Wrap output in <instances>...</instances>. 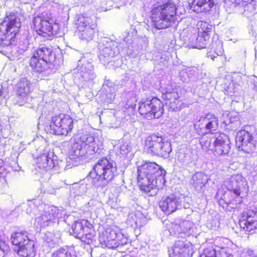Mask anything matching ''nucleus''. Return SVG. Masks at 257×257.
<instances>
[{
	"instance_id": "nucleus-1",
	"label": "nucleus",
	"mask_w": 257,
	"mask_h": 257,
	"mask_svg": "<svg viewBox=\"0 0 257 257\" xmlns=\"http://www.w3.org/2000/svg\"><path fill=\"white\" fill-rule=\"evenodd\" d=\"M166 171L155 162H145L138 168V181L140 189L148 196L156 195L165 182Z\"/></svg>"
},
{
	"instance_id": "nucleus-2",
	"label": "nucleus",
	"mask_w": 257,
	"mask_h": 257,
	"mask_svg": "<svg viewBox=\"0 0 257 257\" xmlns=\"http://www.w3.org/2000/svg\"><path fill=\"white\" fill-rule=\"evenodd\" d=\"M21 27L20 20L14 14L7 15L0 25V45L10 48L12 56L19 58L20 55L23 54L28 49L27 45L20 43L18 46L14 45L15 38Z\"/></svg>"
},
{
	"instance_id": "nucleus-3",
	"label": "nucleus",
	"mask_w": 257,
	"mask_h": 257,
	"mask_svg": "<svg viewBox=\"0 0 257 257\" xmlns=\"http://www.w3.org/2000/svg\"><path fill=\"white\" fill-rule=\"evenodd\" d=\"M177 7L172 0H164L155 4L151 11L152 26L158 30L170 27L177 20Z\"/></svg>"
},
{
	"instance_id": "nucleus-4",
	"label": "nucleus",
	"mask_w": 257,
	"mask_h": 257,
	"mask_svg": "<svg viewBox=\"0 0 257 257\" xmlns=\"http://www.w3.org/2000/svg\"><path fill=\"white\" fill-rule=\"evenodd\" d=\"M71 148L69 151V160L78 161L84 159L88 155L98 152V146L94 138L85 135L71 140Z\"/></svg>"
},
{
	"instance_id": "nucleus-5",
	"label": "nucleus",
	"mask_w": 257,
	"mask_h": 257,
	"mask_svg": "<svg viewBox=\"0 0 257 257\" xmlns=\"http://www.w3.org/2000/svg\"><path fill=\"white\" fill-rule=\"evenodd\" d=\"M89 173V177L96 187L103 186L111 182L116 173V167L112 161L107 158L99 160Z\"/></svg>"
},
{
	"instance_id": "nucleus-6",
	"label": "nucleus",
	"mask_w": 257,
	"mask_h": 257,
	"mask_svg": "<svg viewBox=\"0 0 257 257\" xmlns=\"http://www.w3.org/2000/svg\"><path fill=\"white\" fill-rule=\"evenodd\" d=\"M36 151L40 156L37 158V165L40 169L48 170L52 169H63L66 168L63 161L57 160V157L54 152L47 147V143L42 138L34 141Z\"/></svg>"
},
{
	"instance_id": "nucleus-7",
	"label": "nucleus",
	"mask_w": 257,
	"mask_h": 257,
	"mask_svg": "<svg viewBox=\"0 0 257 257\" xmlns=\"http://www.w3.org/2000/svg\"><path fill=\"white\" fill-rule=\"evenodd\" d=\"M34 214L37 216L35 224L41 228L51 226L61 217L62 212L57 207L41 203L34 209Z\"/></svg>"
},
{
	"instance_id": "nucleus-8",
	"label": "nucleus",
	"mask_w": 257,
	"mask_h": 257,
	"mask_svg": "<svg viewBox=\"0 0 257 257\" xmlns=\"http://www.w3.org/2000/svg\"><path fill=\"white\" fill-rule=\"evenodd\" d=\"M99 241L102 247L113 248L123 246L128 242V238L116 227H109L100 233Z\"/></svg>"
},
{
	"instance_id": "nucleus-9",
	"label": "nucleus",
	"mask_w": 257,
	"mask_h": 257,
	"mask_svg": "<svg viewBox=\"0 0 257 257\" xmlns=\"http://www.w3.org/2000/svg\"><path fill=\"white\" fill-rule=\"evenodd\" d=\"M145 146L148 153L164 158H168L172 152L171 143L165 138L155 134L148 138Z\"/></svg>"
},
{
	"instance_id": "nucleus-10",
	"label": "nucleus",
	"mask_w": 257,
	"mask_h": 257,
	"mask_svg": "<svg viewBox=\"0 0 257 257\" xmlns=\"http://www.w3.org/2000/svg\"><path fill=\"white\" fill-rule=\"evenodd\" d=\"M50 14L43 13L42 16L33 19V29L38 35L44 37H51L56 34L55 27H58L54 20L50 17Z\"/></svg>"
},
{
	"instance_id": "nucleus-11",
	"label": "nucleus",
	"mask_w": 257,
	"mask_h": 257,
	"mask_svg": "<svg viewBox=\"0 0 257 257\" xmlns=\"http://www.w3.org/2000/svg\"><path fill=\"white\" fill-rule=\"evenodd\" d=\"M73 126V121L69 115L60 114L52 117L47 130L56 135H67Z\"/></svg>"
},
{
	"instance_id": "nucleus-12",
	"label": "nucleus",
	"mask_w": 257,
	"mask_h": 257,
	"mask_svg": "<svg viewBox=\"0 0 257 257\" xmlns=\"http://www.w3.org/2000/svg\"><path fill=\"white\" fill-rule=\"evenodd\" d=\"M140 113L148 119L157 118L163 113L164 109L161 101L157 98L142 101L139 107Z\"/></svg>"
},
{
	"instance_id": "nucleus-13",
	"label": "nucleus",
	"mask_w": 257,
	"mask_h": 257,
	"mask_svg": "<svg viewBox=\"0 0 257 257\" xmlns=\"http://www.w3.org/2000/svg\"><path fill=\"white\" fill-rule=\"evenodd\" d=\"M219 120L214 114L208 113L205 116L200 117L194 123V127L199 135L207 133L212 134L218 127Z\"/></svg>"
},
{
	"instance_id": "nucleus-14",
	"label": "nucleus",
	"mask_w": 257,
	"mask_h": 257,
	"mask_svg": "<svg viewBox=\"0 0 257 257\" xmlns=\"http://www.w3.org/2000/svg\"><path fill=\"white\" fill-rule=\"evenodd\" d=\"M96 24L88 16H81L78 19V35L82 40L89 41L93 39L95 33Z\"/></svg>"
},
{
	"instance_id": "nucleus-15",
	"label": "nucleus",
	"mask_w": 257,
	"mask_h": 257,
	"mask_svg": "<svg viewBox=\"0 0 257 257\" xmlns=\"http://www.w3.org/2000/svg\"><path fill=\"white\" fill-rule=\"evenodd\" d=\"M98 47L100 50L99 58L104 65L108 63L112 57L119 53L117 43L108 39H102Z\"/></svg>"
},
{
	"instance_id": "nucleus-16",
	"label": "nucleus",
	"mask_w": 257,
	"mask_h": 257,
	"mask_svg": "<svg viewBox=\"0 0 257 257\" xmlns=\"http://www.w3.org/2000/svg\"><path fill=\"white\" fill-rule=\"evenodd\" d=\"M236 144L238 148L246 153L253 152L255 150V142L252 135L247 130L238 132L236 136Z\"/></svg>"
},
{
	"instance_id": "nucleus-17",
	"label": "nucleus",
	"mask_w": 257,
	"mask_h": 257,
	"mask_svg": "<svg viewBox=\"0 0 257 257\" xmlns=\"http://www.w3.org/2000/svg\"><path fill=\"white\" fill-rule=\"evenodd\" d=\"M212 152L216 156L227 155L230 149L228 138L225 134H215Z\"/></svg>"
},
{
	"instance_id": "nucleus-18",
	"label": "nucleus",
	"mask_w": 257,
	"mask_h": 257,
	"mask_svg": "<svg viewBox=\"0 0 257 257\" xmlns=\"http://www.w3.org/2000/svg\"><path fill=\"white\" fill-rule=\"evenodd\" d=\"M181 202V198L172 194L163 197L159 203V206L162 211L170 214L182 207Z\"/></svg>"
},
{
	"instance_id": "nucleus-19",
	"label": "nucleus",
	"mask_w": 257,
	"mask_h": 257,
	"mask_svg": "<svg viewBox=\"0 0 257 257\" xmlns=\"http://www.w3.org/2000/svg\"><path fill=\"white\" fill-rule=\"evenodd\" d=\"M31 85L30 81L26 78H21L17 84L16 89L19 97L17 102L19 105H23L28 101L31 90Z\"/></svg>"
},
{
	"instance_id": "nucleus-20",
	"label": "nucleus",
	"mask_w": 257,
	"mask_h": 257,
	"mask_svg": "<svg viewBox=\"0 0 257 257\" xmlns=\"http://www.w3.org/2000/svg\"><path fill=\"white\" fill-rule=\"evenodd\" d=\"M243 177L239 174H234L228 178L224 185L227 189L231 190L237 196L240 195L241 186L243 185Z\"/></svg>"
},
{
	"instance_id": "nucleus-21",
	"label": "nucleus",
	"mask_w": 257,
	"mask_h": 257,
	"mask_svg": "<svg viewBox=\"0 0 257 257\" xmlns=\"http://www.w3.org/2000/svg\"><path fill=\"white\" fill-rule=\"evenodd\" d=\"M246 218V219L240 221V226L248 233H253L254 230L257 229V213L249 212L247 214Z\"/></svg>"
},
{
	"instance_id": "nucleus-22",
	"label": "nucleus",
	"mask_w": 257,
	"mask_h": 257,
	"mask_svg": "<svg viewBox=\"0 0 257 257\" xmlns=\"http://www.w3.org/2000/svg\"><path fill=\"white\" fill-rule=\"evenodd\" d=\"M81 65L78 69V73L84 81L92 80L95 77L93 67L91 64L85 59L78 61V66Z\"/></svg>"
},
{
	"instance_id": "nucleus-23",
	"label": "nucleus",
	"mask_w": 257,
	"mask_h": 257,
	"mask_svg": "<svg viewBox=\"0 0 257 257\" xmlns=\"http://www.w3.org/2000/svg\"><path fill=\"white\" fill-rule=\"evenodd\" d=\"M217 0H189L191 9L197 13L208 12Z\"/></svg>"
},
{
	"instance_id": "nucleus-24",
	"label": "nucleus",
	"mask_w": 257,
	"mask_h": 257,
	"mask_svg": "<svg viewBox=\"0 0 257 257\" xmlns=\"http://www.w3.org/2000/svg\"><path fill=\"white\" fill-rule=\"evenodd\" d=\"M162 97L166 101L165 104L168 105L173 110H177L182 104L179 99V95L176 91L167 90L163 94Z\"/></svg>"
},
{
	"instance_id": "nucleus-25",
	"label": "nucleus",
	"mask_w": 257,
	"mask_h": 257,
	"mask_svg": "<svg viewBox=\"0 0 257 257\" xmlns=\"http://www.w3.org/2000/svg\"><path fill=\"white\" fill-rule=\"evenodd\" d=\"M208 41L209 37L207 35L203 39L198 33H194L188 38L187 45L190 48L202 49L207 47Z\"/></svg>"
},
{
	"instance_id": "nucleus-26",
	"label": "nucleus",
	"mask_w": 257,
	"mask_h": 257,
	"mask_svg": "<svg viewBox=\"0 0 257 257\" xmlns=\"http://www.w3.org/2000/svg\"><path fill=\"white\" fill-rule=\"evenodd\" d=\"M209 178L204 173L198 172L193 174L190 180V184L196 190L201 191L208 182Z\"/></svg>"
},
{
	"instance_id": "nucleus-27",
	"label": "nucleus",
	"mask_w": 257,
	"mask_h": 257,
	"mask_svg": "<svg viewBox=\"0 0 257 257\" xmlns=\"http://www.w3.org/2000/svg\"><path fill=\"white\" fill-rule=\"evenodd\" d=\"M30 66L38 72H42L50 67L51 63L45 59H41L36 56H33L30 59Z\"/></svg>"
},
{
	"instance_id": "nucleus-28",
	"label": "nucleus",
	"mask_w": 257,
	"mask_h": 257,
	"mask_svg": "<svg viewBox=\"0 0 257 257\" xmlns=\"http://www.w3.org/2000/svg\"><path fill=\"white\" fill-rule=\"evenodd\" d=\"M36 253L35 243L32 240L23 244L18 249V254L22 257H34Z\"/></svg>"
},
{
	"instance_id": "nucleus-29",
	"label": "nucleus",
	"mask_w": 257,
	"mask_h": 257,
	"mask_svg": "<svg viewBox=\"0 0 257 257\" xmlns=\"http://www.w3.org/2000/svg\"><path fill=\"white\" fill-rule=\"evenodd\" d=\"M33 55L36 56L41 59H45L51 63L55 58L54 53L52 49L45 47L37 49Z\"/></svg>"
},
{
	"instance_id": "nucleus-30",
	"label": "nucleus",
	"mask_w": 257,
	"mask_h": 257,
	"mask_svg": "<svg viewBox=\"0 0 257 257\" xmlns=\"http://www.w3.org/2000/svg\"><path fill=\"white\" fill-rule=\"evenodd\" d=\"M26 232H16L12 234L11 236L12 243L19 248L20 246L29 242L30 239Z\"/></svg>"
},
{
	"instance_id": "nucleus-31",
	"label": "nucleus",
	"mask_w": 257,
	"mask_h": 257,
	"mask_svg": "<svg viewBox=\"0 0 257 257\" xmlns=\"http://www.w3.org/2000/svg\"><path fill=\"white\" fill-rule=\"evenodd\" d=\"M174 257H189V249L182 241H178L173 246Z\"/></svg>"
},
{
	"instance_id": "nucleus-32",
	"label": "nucleus",
	"mask_w": 257,
	"mask_h": 257,
	"mask_svg": "<svg viewBox=\"0 0 257 257\" xmlns=\"http://www.w3.org/2000/svg\"><path fill=\"white\" fill-rule=\"evenodd\" d=\"M197 28L198 30V34L200 36L203 37V39L205 38V36L207 35L209 38V33L211 32L212 26L208 23L204 21H199L197 24Z\"/></svg>"
},
{
	"instance_id": "nucleus-33",
	"label": "nucleus",
	"mask_w": 257,
	"mask_h": 257,
	"mask_svg": "<svg viewBox=\"0 0 257 257\" xmlns=\"http://www.w3.org/2000/svg\"><path fill=\"white\" fill-rule=\"evenodd\" d=\"M44 239L45 245L53 248L59 242L60 236L59 234L56 235L51 232H48L46 233Z\"/></svg>"
},
{
	"instance_id": "nucleus-34",
	"label": "nucleus",
	"mask_w": 257,
	"mask_h": 257,
	"mask_svg": "<svg viewBox=\"0 0 257 257\" xmlns=\"http://www.w3.org/2000/svg\"><path fill=\"white\" fill-rule=\"evenodd\" d=\"M210 136H203L200 139V144L202 149L205 151L213 150L215 135L213 136L212 134H210Z\"/></svg>"
},
{
	"instance_id": "nucleus-35",
	"label": "nucleus",
	"mask_w": 257,
	"mask_h": 257,
	"mask_svg": "<svg viewBox=\"0 0 257 257\" xmlns=\"http://www.w3.org/2000/svg\"><path fill=\"white\" fill-rule=\"evenodd\" d=\"M52 257H77V255L73 249L62 247L55 251Z\"/></svg>"
},
{
	"instance_id": "nucleus-36",
	"label": "nucleus",
	"mask_w": 257,
	"mask_h": 257,
	"mask_svg": "<svg viewBox=\"0 0 257 257\" xmlns=\"http://www.w3.org/2000/svg\"><path fill=\"white\" fill-rule=\"evenodd\" d=\"M73 232L75 236L80 238L81 236L83 235L84 232L89 231V227L86 226H84L83 224L78 221H76L72 226Z\"/></svg>"
},
{
	"instance_id": "nucleus-37",
	"label": "nucleus",
	"mask_w": 257,
	"mask_h": 257,
	"mask_svg": "<svg viewBox=\"0 0 257 257\" xmlns=\"http://www.w3.org/2000/svg\"><path fill=\"white\" fill-rule=\"evenodd\" d=\"M177 161L183 166H187L191 162L190 156L182 152H179L177 155Z\"/></svg>"
},
{
	"instance_id": "nucleus-38",
	"label": "nucleus",
	"mask_w": 257,
	"mask_h": 257,
	"mask_svg": "<svg viewBox=\"0 0 257 257\" xmlns=\"http://www.w3.org/2000/svg\"><path fill=\"white\" fill-rule=\"evenodd\" d=\"M94 237V231L91 228H89V231H85L83 235L81 236L80 239L87 244H90L92 242Z\"/></svg>"
},
{
	"instance_id": "nucleus-39",
	"label": "nucleus",
	"mask_w": 257,
	"mask_h": 257,
	"mask_svg": "<svg viewBox=\"0 0 257 257\" xmlns=\"http://www.w3.org/2000/svg\"><path fill=\"white\" fill-rule=\"evenodd\" d=\"M88 205L92 211L95 212H98L102 207V203L96 200H91L88 203Z\"/></svg>"
},
{
	"instance_id": "nucleus-40",
	"label": "nucleus",
	"mask_w": 257,
	"mask_h": 257,
	"mask_svg": "<svg viewBox=\"0 0 257 257\" xmlns=\"http://www.w3.org/2000/svg\"><path fill=\"white\" fill-rule=\"evenodd\" d=\"M192 227V224L189 221H184L181 222L182 237L184 235L188 234H190V230Z\"/></svg>"
},
{
	"instance_id": "nucleus-41",
	"label": "nucleus",
	"mask_w": 257,
	"mask_h": 257,
	"mask_svg": "<svg viewBox=\"0 0 257 257\" xmlns=\"http://www.w3.org/2000/svg\"><path fill=\"white\" fill-rule=\"evenodd\" d=\"M181 230V223L179 224H172L170 230V232L171 233L174 235H179L182 237Z\"/></svg>"
},
{
	"instance_id": "nucleus-42",
	"label": "nucleus",
	"mask_w": 257,
	"mask_h": 257,
	"mask_svg": "<svg viewBox=\"0 0 257 257\" xmlns=\"http://www.w3.org/2000/svg\"><path fill=\"white\" fill-rule=\"evenodd\" d=\"M39 201L35 200L34 201H30L27 205L26 212L27 214H31L32 212L34 213V209L38 207L37 204Z\"/></svg>"
},
{
	"instance_id": "nucleus-43",
	"label": "nucleus",
	"mask_w": 257,
	"mask_h": 257,
	"mask_svg": "<svg viewBox=\"0 0 257 257\" xmlns=\"http://www.w3.org/2000/svg\"><path fill=\"white\" fill-rule=\"evenodd\" d=\"M119 150L121 154L122 155H126L130 151H131V147L128 143L125 142L120 146Z\"/></svg>"
},
{
	"instance_id": "nucleus-44",
	"label": "nucleus",
	"mask_w": 257,
	"mask_h": 257,
	"mask_svg": "<svg viewBox=\"0 0 257 257\" xmlns=\"http://www.w3.org/2000/svg\"><path fill=\"white\" fill-rule=\"evenodd\" d=\"M128 223L131 226H137L138 225V221L137 218V216L135 214H131L128 215L127 218Z\"/></svg>"
},
{
	"instance_id": "nucleus-45",
	"label": "nucleus",
	"mask_w": 257,
	"mask_h": 257,
	"mask_svg": "<svg viewBox=\"0 0 257 257\" xmlns=\"http://www.w3.org/2000/svg\"><path fill=\"white\" fill-rule=\"evenodd\" d=\"M8 188L7 181L5 178L0 177V193H5Z\"/></svg>"
},
{
	"instance_id": "nucleus-46",
	"label": "nucleus",
	"mask_w": 257,
	"mask_h": 257,
	"mask_svg": "<svg viewBox=\"0 0 257 257\" xmlns=\"http://www.w3.org/2000/svg\"><path fill=\"white\" fill-rule=\"evenodd\" d=\"M8 247L4 241L0 238V257H5Z\"/></svg>"
},
{
	"instance_id": "nucleus-47",
	"label": "nucleus",
	"mask_w": 257,
	"mask_h": 257,
	"mask_svg": "<svg viewBox=\"0 0 257 257\" xmlns=\"http://www.w3.org/2000/svg\"><path fill=\"white\" fill-rule=\"evenodd\" d=\"M7 93L3 91V89L0 90V104H5L7 103Z\"/></svg>"
},
{
	"instance_id": "nucleus-48",
	"label": "nucleus",
	"mask_w": 257,
	"mask_h": 257,
	"mask_svg": "<svg viewBox=\"0 0 257 257\" xmlns=\"http://www.w3.org/2000/svg\"><path fill=\"white\" fill-rule=\"evenodd\" d=\"M241 257H253V251L251 249H247L241 254Z\"/></svg>"
},
{
	"instance_id": "nucleus-49",
	"label": "nucleus",
	"mask_w": 257,
	"mask_h": 257,
	"mask_svg": "<svg viewBox=\"0 0 257 257\" xmlns=\"http://www.w3.org/2000/svg\"><path fill=\"white\" fill-rule=\"evenodd\" d=\"M65 162V166L66 167V168L65 169H57L56 170H60V171L61 170H65L66 169H68L69 168H70L71 167V163H70V161H66V162H65V161H64Z\"/></svg>"
},
{
	"instance_id": "nucleus-50",
	"label": "nucleus",
	"mask_w": 257,
	"mask_h": 257,
	"mask_svg": "<svg viewBox=\"0 0 257 257\" xmlns=\"http://www.w3.org/2000/svg\"><path fill=\"white\" fill-rule=\"evenodd\" d=\"M221 54H222V51H219V53H217L216 54V55H210L211 58L213 60H214V58H215V57H216V56H219V55H221Z\"/></svg>"
},
{
	"instance_id": "nucleus-51",
	"label": "nucleus",
	"mask_w": 257,
	"mask_h": 257,
	"mask_svg": "<svg viewBox=\"0 0 257 257\" xmlns=\"http://www.w3.org/2000/svg\"><path fill=\"white\" fill-rule=\"evenodd\" d=\"M233 122V120H232V119H231V118H230V120H229V123H232Z\"/></svg>"
},
{
	"instance_id": "nucleus-52",
	"label": "nucleus",
	"mask_w": 257,
	"mask_h": 257,
	"mask_svg": "<svg viewBox=\"0 0 257 257\" xmlns=\"http://www.w3.org/2000/svg\"><path fill=\"white\" fill-rule=\"evenodd\" d=\"M224 123L226 124V125H227L228 124V123L226 121H225Z\"/></svg>"
}]
</instances>
